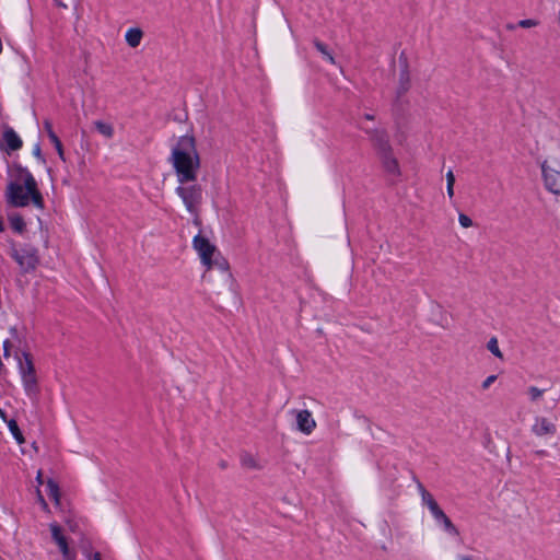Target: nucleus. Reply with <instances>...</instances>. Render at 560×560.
Listing matches in <instances>:
<instances>
[{
	"label": "nucleus",
	"mask_w": 560,
	"mask_h": 560,
	"mask_svg": "<svg viewBox=\"0 0 560 560\" xmlns=\"http://www.w3.org/2000/svg\"><path fill=\"white\" fill-rule=\"evenodd\" d=\"M3 139L10 150H18L22 147V140L13 129H5Z\"/></svg>",
	"instance_id": "nucleus-15"
},
{
	"label": "nucleus",
	"mask_w": 560,
	"mask_h": 560,
	"mask_svg": "<svg viewBox=\"0 0 560 560\" xmlns=\"http://www.w3.org/2000/svg\"><path fill=\"white\" fill-rule=\"evenodd\" d=\"M369 135H370V139H371L373 145L375 147V149L377 150L378 154L386 153L393 149L389 143L388 136L386 135V132L384 130L374 129V130L369 131Z\"/></svg>",
	"instance_id": "nucleus-12"
},
{
	"label": "nucleus",
	"mask_w": 560,
	"mask_h": 560,
	"mask_svg": "<svg viewBox=\"0 0 560 560\" xmlns=\"http://www.w3.org/2000/svg\"><path fill=\"white\" fill-rule=\"evenodd\" d=\"M3 230V224H2V220L0 219V231Z\"/></svg>",
	"instance_id": "nucleus-39"
},
{
	"label": "nucleus",
	"mask_w": 560,
	"mask_h": 560,
	"mask_svg": "<svg viewBox=\"0 0 560 560\" xmlns=\"http://www.w3.org/2000/svg\"><path fill=\"white\" fill-rule=\"evenodd\" d=\"M47 488L49 491V497L55 501V503L57 505H59L60 504V490H59L58 485L52 479H48Z\"/></svg>",
	"instance_id": "nucleus-20"
},
{
	"label": "nucleus",
	"mask_w": 560,
	"mask_h": 560,
	"mask_svg": "<svg viewBox=\"0 0 560 560\" xmlns=\"http://www.w3.org/2000/svg\"><path fill=\"white\" fill-rule=\"evenodd\" d=\"M55 1L57 2L58 5L67 8V5L65 3H62L61 0H55Z\"/></svg>",
	"instance_id": "nucleus-37"
},
{
	"label": "nucleus",
	"mask_w": 560,
	"mask_h": 560,
	"mask_svg": "<svg viewBox=\"0 0 560 560\" xmlns=\"http://www.w3.org/2000/svg\"><path fill=\"white\" fill-rule=\"evenodd\" d=\"M545 390L537 386H529L527 388V396L532 402H537L542 398Z\"/></svg>",
	"instance_id": "nucleus-23"
},
{
	"label": "nucleus",
	"mask_w": 560,
	"mask_h": 560,
	"mask_svg": "<svg viewBox=\"0 0 560 560\" xmlns=\"http://www.w3.org/2000/svg\"><path fill=\"white\" fill-rule=\"evenodd\" d=\"M382 160L384 170L392 176H398L400 174V167L397 159L393 154V149L386 153L378 154Z\"/></svg>",
	"instance_id": "nucleus-13"
},
{
	"label": "nucleus",
	"mask_w": 560,
	"mask_h": 560,
	"mask_svg": "<svg viewBox=\"0 0 560 560\" xmlns=\"http://www.w3.org/2000/svg\"><path fill=\"white\" fill-rule=\"evenodd\" d=\"M192 245L198 253L201 262L207 267V270L210 271L214 267L218 269L219 275L217 279L213 278V275H210V280L212 281L217 293L222 294L225 292H232L234 278L230 272L228 261L220 256L215 246L200 234L194 237Z\"/></svg>",
	"instance_id": "nucleus-2"
},
{
	"label": "nucleus",
	"mask_w": 560,
	"mask_h": 560,
	"mask_svg": "<svg viewBox=\"0 0 560 560\" xmlns=\"http://www.w3.org/2000/svg\"><path fill=\"white\" fill-rule=\"evenodd\" d=\"M558 427L551 417L537 416L533 419L530 432L539 440L548 441L557 434Z\"/></svg>",
	"instance_id": "nucleus-7"
},
{
	"label": "nucleus",
	"mask_w": 560,
	"mask_h": 560,
	"mask_svg": "<svg viewBox=\"0 0 560 560\" xmlns=\"http://www.w3.org/2000/svg\"><path fill=\"white\" fill-rule=\"evenodd\" d=\"M20 371L26 393H37V377L35 373V366L30 354H24V362L20 363Z\"/></svg>",
	"instance_id": "nucleus-8"
},
{
	"label": "nucleus",
	"mask_w": 560,
	"mask_h": 560,
	"mask_svg": "<svg viewBox=\"0 0 560 560\" xmlns=\"http://www.w3.org/2000/svg\"><path fill=\"white\" fill-rule=\"evenodd\" d=\"M36 498H37V502L39 503V505L42 506V509H43L45 512L49 513L48 504H47V502L45 501V499H44V497H43V494H42V492H40V490H39V488H38V487L36 488Z\"/></svg>",
	"instance_id": "nucleus-29"
},
{
	"label": "nucleus",
	"mask_w": 560,
	"mask_h": 560,
	"mask_svg": "<svg viewBox=\"0 0 560 560\" xmlns=\"http://www.w3.org/2000/svg\"><path fill=\"white\" fill-rule=\"evenodd\" d=\"M420 494L422 503L430 510L434 520L442 524L444 530L453 537L459 536L458 528L453 524L451 518L443 512L433 495L428 492L423 487H420Z\"/></svg>",
	"instance_id": "nucleus-5"
},
{
	"label": "nucleus",
	"mask_w": 560,
	"mask_h": 560,
	"mask_svg": "<svg viewBox=\"0 0 560 560\" xmlns=\"http://www.w3.org/2000/svg\"><path fill=\"white\" fill-rule=\"evenodd\" d=\"M458 560H474V559L471 557H469V556H460L458 558Z\"/></svg>",
	"instance_id": "nucleus-35"
},
{
	"label": "nucleus",
	"mask_w": 560,
	"mask_h": 560,
	"mask_svg": "<svg viewBox=\"0 0 560 560\" xmlns=\"http://www.w3.org/2000/svg\"><path fill=\"white\" fill-rule=\"evenodd\" d=\"M538 24H539V22L535 19H525V20H521L518 22V25L523 28L536 27Z\"/></svg>",
	"instance_id": "nucleus-27"
},
{
	"label": "nucleus",
	"mask_w": 560,
	"mask_h": 560,
	"mask_svg": "<svg viewBox=\"0 0 560 560\" xmlns=\"http://www.w3.org/2000/svg\"><path fill=\"white\" fill-rule=\"evenodd\" d=\"M170 163L177 183L197 182L201 159L192 135L187 133L176 140L171 150Z\"/></svg>",
	"instance_id": "nucleus-1"
},
{
	"label": "nucleus",
	"mask_w": 560,
	"mask_h": 560,
	"mask_svg": "<svg viewBox=\"0 0 560 560\" xmlns=\"http://www.w3.org/2000/svg\"><path fill=\"white\" fill-rule=\"evenodd\" d=\"M497 380V375H489L486 377L481 384L482 389H488L492 383H494Z\"/></svg>",
	"instance_id": "nucleus-30"
},
{
	"label": "nucleus",
	"mask_w": 560,
	"mask_h": 560,
	"mask_svg": "<svg viewBox=\"0 0 560 560\" xmlns=\"http://www.w3.org/2000/svg\"><path fill=\"white\" fill-rule=\"evenodd\" d=\"M5 197L8 203L13 207H26L32 203L38 209L44 208V199L35 178L27 170L21 167L12 174Z\"/></svg>",
	"instance_id": "nucleus-3"
},
{
	"label": "nucleus",
	"mask_w": 560,
	"mask_h": 560,
	"mask_svg": "<svg viewBox=\"0 0 560 560\" xmlns=\"http://www.w3.org/2000/svg\"><path fill=\"white\" fill-rule=\"evenodd\" d=\"M33 152H34V155H35V156H37L38 159H43V158H42V153H40V147H39V144H36V145L34 147Z\"/></svg>",
	"instance_id": "nucleus-33"
},
{
	"label": "nucleus",
	"mask_w": 560,
	"mask_h": 560,
	"mask_svg": "<svg viewBox=\"0 0 560 560\" xmlns=\"http://www.w3.org/2000/svg\"><path fill=\"white\" fill-rule=\"evenodd\" d=\"M51 537L59 547L63 560H74L75 552L69 547L66 536L62 534L61 527L57 523L49 525Z\"/></svg>",
	"instance_id": "nucleus-9"
},
{
	"label": "nucleus",
	"mask_w": 560,
	"mask_h": 560,
	"mask_svg": "<svg viewBox=\"0 0 560 560\" xmlns=\"http://www.w3.org/2000/svg\"><path fill=\"white\" fill-rule=\"evenodd\" d=\"M36 481H37V485L38 487L42 486L44 483V479H43V471L42 470H38L37 471V475H36Z\"/></svg>",
	"instance_id": "nucleus-32"
},
{
	"label": "nucleus",
	"mask_w": 560,
	"mask_h": 560,
	"mask_svg": "<svg viewBox=\"0 0 560 560\" xmlns=\"http://www.w3.org/2000/svg\"><path fill=\"white\" fill-rule=\"evenodd\" d=\"M515 503H516V506H515L514 513L517 516H522L523 514H525L527 512V506H526L524 500H522L520 498L515 499Z\"/></svg>",
	"instance_id": "nucleus-26"
},
{
	"label": "nucleus",
	"mask_w": 560,
	"mask_h": 560,
	"mask_svg": "<svg viewBox=\"0 0 560 560\" xmlns=\"http://www.w3.org/2000/svg\"><path fill=\"white\" fill-rule=\"evenodd\" d=\"M296 428L303 434L310 435L316 428V421L311 411L306 409L294 410Z\"/></svg>",
	"instance_id": "nucleus-11"
},
{
	"label": "nucleus",
	"mask_w": 560,
	"mask_h": 560,
	"mask_svg": "<svg viewBox=\"0 0 560 560\" xmlns=\"http://www.w3.org/2000/svg\"><path fill=\"white\" fill-rule=\"evenodd\" d=\"M7 423H8V427H9V430L10 432L12 433L13 438L15 439V441L19 443V444H23L25 442V439L16 423L15 420L11 419V420H7Z\"/></svg>",
	"instance_id": "nucleus-19"
},
{
	"label": "nucleus",
	"mask_w": 560,
	"mask_h": 560,
	"mask_svg": "<svg viewBox=\"0 0 560 560\" xmlns=\"http://www.w3.org/2000/svg\"><path fill=\"white\" fill-rule=\"evenodd\" d=\"M365 118H366V119H373V116H372V115H370V114H366V115H365Z\"/></svg>",
	"instance_id": "nucleus-38"
},
{
	"label": "nucleus",
	"mask_w": 560,
	"mask_h": 560,
	"mask_svg": "<svg viewBox=\"0 0 560 560\" xmlns=\"http://www.w3.org/2000/svg\"><path fill=\"white\" fill-rule=\"evenodd\" d=\"M541 179L545 189L560 196V145L550 148L540 162Z\"/></svg>",
	"instance_id": "nucleus-4"
},
{
	"label": "nucleus",
	"mask_w": 560,
	"mask_h": 560,
	"mask_svg": "<svg viewBox=\"0 0 560 560\" xmlns=\"http://www.w3.org/2000/svg\"><path fill=\"white\" fill-rule=\"evenodd\" d=\"M458 222L465 229H468V228L472 226V220L468 215H466L464 213H459Z\"/></svg>",
	"instance_id": "nucleus-28"
},
{
	"label": "nucleus",
	"mask_w": 560,
	"mask_h": 560,
	"mask_svg": "<svg viewBox=\"0 0 560 560\" xmlns=\"http://www.w3.org/2000/svg\"><path fill=\"white\" fill-rule=\"evenodd\" d=\"M487 348L497 358H500V359L502 358V352H501V350L499 348V343H498V340L495 338H491L488 341Z\"/></svg>",
	"instance_id": "nucleus-25"
},
{
	"label": "nucleus",
	"mask_w": 560,
	"mask_h": 560,
	"mask_svg": "<svg viewBox=\"0 0 560 560\" xmlns=\"http://www.w3.org/2000/svg\"><path fill=\"white\" fill-rule=\"evenodd\" d=\"M455 175L453 171L446 173V192L450 199L454 197Z\"/></svg>",
	"instance_id": "nucleus-24"
},
{
	"label": "nucleus",
	"mask_w": 560,
	"mask_h": 560,
	"mask_svg": "<svg viewBox=\"0 0 560 560\" xmlns=\"http://www.w3.org/2000/svg\"><path fill=\"white\" fill-rule=\"evenodd\" d=\"M10 341L9 340H5L3 342V352H4V357H9L10 355Z\"/></svg>",
	"instance_id": "nucleus-31"
},
{
	"label": "nucleus",
	"mask_w": 560,
	"mask_h": 560,
	"mask_svg": "<svg viewBox=\"0 0 560 560\" xmlns=\"http://www.w3.org/2000/svg\"><path fill=\"white\" fill-rule=\"evenodd\" d=\"M314 45L316 47V49L323 55V57L331 65H335L336 63V60L334 58V56L331 55V52L328 50L327 46L325 44H323L322 42L319 40H315L314 42Z\"/></svg>",
	"instance_id": "nucleus-21"
},
{
	"label": "nucleus",
	"mask_w": 560,
	"mask_h": 560,
	"mask_svg": "<svg viewBox=\"0 0 560 560\" xmlns=\"http://www.w3.org/2000/svg\"><path fill=\"white\" fill-rule=\"evenodd\" d=\"M143 38V31L140 27H130L125 34L126 43L131 48H137Z\"/></svg>",
	"instance_id": "nucleus-14"
},
{
	"label": "nucleus",
	"mask_w": 560,
	"mask_h": 560,
	"mask_svg": "<svg viewBox=\"0 0 560 560\" xmlns=\"http://www.w3.org/2000/svg\"><path fill=\"white\" fill-rule=\"evenodd\" d=\"M242 466L249 470H259L262 468L261 463L252 454H244L241 457Z\"/></svg>",
	"instance_id": "nucleus-17"
},
{
	"label": "nucleus",
	"mask_w": 560,
	"mask_h": 560,
	"mask_svg": "<svg viewBox=\"0 0 560 560\" xmlns=\"http://www.w3.org/2000/svg\"><path fill=\"white\" fill-rule=\"evenodd\" d=\"M11 228L19 233H22L25 229V222L21 215L14 214L10 217Z\"/></svg>",
	"instance_id": "nucleus-22"
},
{
	"label": "nucleus",
	"mask_w": 560,
	"mask_h": 560,
	"mask_svg": "<svg viewBox=\"0 0 560 560\" xmlns=\"http://www.w3.org/2000/svg\"><path fill=\"white\" fill-rule=\"evenodd\" d=\"M94 128L106 139H112L114 137V127L112 124L96 120L93 122Z\"/></svg>",
	"instance_id": "nucleus-18"
},
{
	"label": "nucleus",
	"mask_w": 560,
	"mask_h": 560,
	"mask_svg": "<svg viewBox=\"0 0 560 560\" xmlns=\"http://www.w3.org/2000/svg\"><path fill=\"white\" fill-rule=\"evenodd\" d=\"M13 257L24 271L34 270L38 264L37 252L33 248L15 250Z\"/></svg>",
	"instance_id": "nucleus-10"
},
{
	"label": "nucleus",
	"mask_w": 560,
	"mask_h": 560,
	"mask_svg": "<svg viewBox=\"0 0 560 560\" xmlns=\"http://www.w3.org/2000/svg\"><path fill=\"white\" fill-rule=\"evenodd\" d=\"M90 560H101V555L98 552H95L90 557Z\"/></svg>",
	"instance_id": "nucleus-34"
},
{
	"label": "nucleus",
	"mask_w": 560,
	"mask_h": 560,
	"mask_svg": "<svg viewBox=\"0 0 560 560\" xmlns=\"http://www.w3.org/2000/svg\"><path fill=\"white\" fill-rule=\"evenodd\" d=\"M45 129H46V131L48 133L49 139L54 143L59 158L62 161H65V153H63V148H62L61 141L59 140L57 135L54 132L51 124L49 121H45Z\"/></svg>",
	"instance_id": "nucleus-16"
},
{
	"label": "nucleus",
	"mask_w": 560,
	"mask_h": 560,
	"mask_svg": "<svg viewBox=\"0 0 560 560\" xmlns=\"http://www.w3.org/2000/svg\"><path fill=\"white\" fill-rule=\"evenodd\" d=\"M0 417L2 418L3 421H7L5 413L1 408H0Z\"/></svg>",
	"instance_id": "nucleus-36"
},
{
	"label": "nucleus",
	"mask_w": 560,
	"mask_h": 560,
	"mask_svg": "<svg viewBox=\"0 0 560 560\" xmlns=\"http://www.w3.org/2000/svg\"><path fill=\"white\" fill-rule=\"evenodd\" d=\"M558 22L560 24V11H559V14H558Z\"/></svg>",
	"instance_id": "nucleus-40"
},
{
	"label": "nucleus",
	"mask_w": 560,
	"mask_h": 560,
	"mask_svg": "<svg viewBox=\"0 0 560 560\" xmlns=\"http://www.w3.org/2000/svg\"><path fill=\"white\" fill-rule=\"evenodd\" d=\"M176 194L190 213H196L202 200V188L196 182L178 183Z\"/></svg>",
	"instance_id": "nucleus-6"
}]
</instances>
